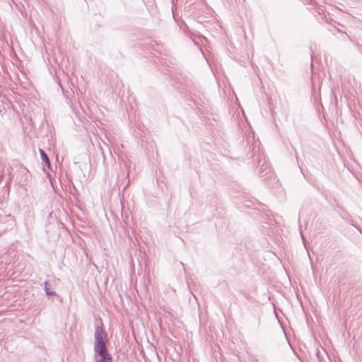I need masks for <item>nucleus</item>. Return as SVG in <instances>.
<instances>
[{
	"mask_svg": "<svg viewBox=\"0 0 362 362\" xmlns=\"http://www.w3.org/2000/svg\"><path fill=\"white\" fill-rule=\"evenodd\" d=\"M45 286V291L47 296H52L56 295V292L52 290L51 284H49L47 281L44 282Z\"/></svg>",
	"mask_w": 362,
	"mask_h": 362,
	"instance_id": "f03ea898",
	"label": "nucleus"
},
{
	"mask_svg": "<svg viewBox=\"0 0 362 362\" xmlns=\"http://www.w3.org/2000/svg\"><path fill=\"white\" fill-rule=\"evenodd\" d=\"M40 154L42 160L47 165L48 168H50V161L45 152L42 149H40Z\"/></svg>",
	"mask_w": 362,
	"mask_h": 362,
	"instance_id": "7ed1b4c3",
	"label": "nucleus"
},
{
	"mask_svg": "<svg viewBox=\"0 0 362 362\" xmlns=\"http://www.w3.org/2000/svg\"><path fill=\"white\" fill-rule=\"evenodd\" d=\"M105 332L103 327L97 325L95 329V344L94 353L95 358L97 362H112V358L108 353L106 344L104 340Z\"/></svg>",
	"mask_w": 362,
	"mask_h": 362,
	"instance_id": "f257e3e1",
	"label": "nucleus"
},
{
	"mask_svg": "<svg viewBox=\"0 0 362 362\" xmlns=\"http://www.w3.org/2000/svg\"><path fill=\"white\" fill-rule=\"evenodd\" d=\"M262 158H263V163H262V165H261V169L262 168V176H264L267 174V172L269 171V168L268 166V165L267 164L265 160H264V154L262 153Z\"/></svg>",
	"mask_w": 362,
	"mask_h": 362,
	"instance_id": "20e7f679",
	"label": "nucleus"
}]
</instances>
